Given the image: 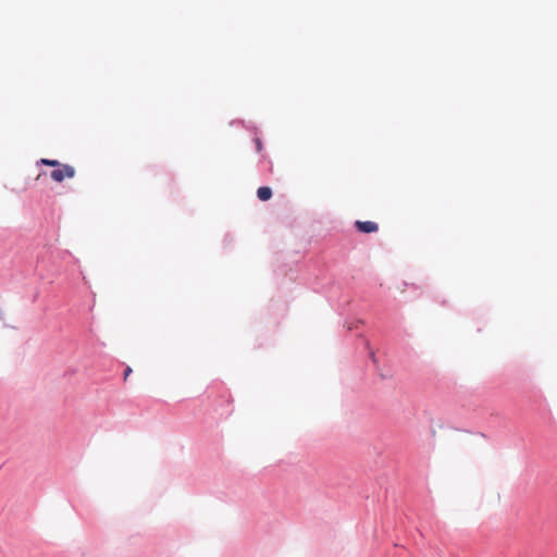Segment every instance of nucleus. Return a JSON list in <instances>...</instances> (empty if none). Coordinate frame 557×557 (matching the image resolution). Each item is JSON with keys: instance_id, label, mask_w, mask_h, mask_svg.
Wrapping results in <instances>:
<instances>
[{"instance_id": "nucleus-4", "label": "nucleus", "mask_w": 557, "mask_h": 557, "mask_svg": "<svg viewBox=\"0 0 557 557\" xmlns=\"http://www.w3.org/2000/svg\"><path fill=\"white\" fill-rule=\"evenodd\" d=\"M41 164L44 165H48V166H53L55 169H59L60 165H63L61 162H59L58 160H51V159H40L39 161Z\"/></svg>"}, {"instance_id": "nucleus-6", "label": "nucleus", "mask_w": 557, "mask_h": 557, "mask_svg": "<svg viewBox=\"0 0 557 557\" xmlns=\"http://www.w3.org/2000/svg\"><path fill=\"white\" fill-rule=\"evenodd\" d=\"M131 372H132V369H131V368H127V369L125 370V373H124V379H126V377L129 375V373H131Z\"/></svg>"}, {"instance_id": "nucleus-3", "label": "nucleus", "mask_w": 557, "mask_h": 557, "mask_svg": "<svg viewBox=\"0 0 557 557\" xmlns=\"http://www.w3.org/2000/svg\"><path fill=\"white\" fill-rule=\"evenodd\" d=\"M257 196L261 201H267L272 197V190L267 186L259 187L257 190Z\"/></svg>"}, {"instance_id": "nucleus-5", "label": "nucleus", "mask_w": 557, "mask_h": 557, "mask_svg": "<svg viewBox=\"0 0 557 557\" xmlns=\"http://www.w3.org/2000/svg\"><path fill=\"white\" fill-rule=\"evenodd\" d=\"M256 146H257V150H258V151H261V149H262V143H261V140H260L259 138H258V139H256Z\"/></svg>"}, {"instance_id": "nucleus-1", "label": "nucleus", "mask_w": 557, "mask_h": 557, "mask_svg": "<svg viewBox=\"0 0 557 557\" xmlns=\"http://www.w3.org/2000/svg\"><path fill=\"white\" fill-rule=\"evenodd\" d=\"M50 176L54 182L61 183L65 178H73L75 176V169L72 165L63 164L59 169L51 171Z\"/></svg>"}, {"instance_id": "nucleus-2", "label": "nucleus", "mask_w": 557, "mask_h": 557, "mask_svg": "<svg viewBox=\"0 0 557 557\" xmlns=\"http://www.w3.org/2000/svg\"><path fill=\"white\" fill-rule=\"evenodd\" d=\"M356 228L361 233H375L379 230V226L375 222L372 221H356Z\"/></svg>"}]
</instances>
